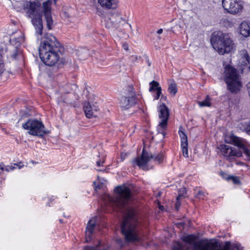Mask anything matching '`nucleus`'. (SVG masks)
<instances>
[{
  "label": "nucleus",
  "mask_w": 250,
  "mask_h": 250,
  "mask_svg": "<svg viewBox=\"0 0 250 250\" xmlns=\"http://www.w3.org/2000/svg\"><path fill=\"white\" fill-rule=\"evenodd\" d=\"M183 243L175 242L173 244L172 250H243V248L238 243L232 244L226 242L222 247L220 243L215 240H197V237L188 235L182 238Z\"/></svg>",
  "instance_id": "1"
},
{
  "label": "nucleus",
  "mask_w": 250,
  "mask_h": 250,
  "mask_svg": "<svg viewBox=\"0 0 250 250\" xmlns=\"http://www.w3.org/2000/svg\"><path fill=\"white\" fill-rule=\"evenodd\" d=\"M61 44L56 38L46 34L42 39L39 49V55L42 62L48 66H53L59 61L61 52Z\"/></svg>",
  "instance_id": "2"
},
{
  "label": "nucleus",
  "mask_w": 250,
  "mask_h": 250,
  "mask_svg": "<svg viewBox=\"0 0 250 250\" xmlns=\"http://www.w3.org/2000/svg\"><path fill=\"white\" fill-rule=\"evenodd\" d=\"M137 218L136 211L132 208H126L121 230L126 241L131 243L141 242L137 228Z\"/></svg>",
  "instance_id": "3"
},
{
  "label": "nucleus",
  "mask_w": 250,
  "mask_h": 250,
  "mask_svg": "<svg viewBox=\"0 0 250 250\" xmlns=\"http://www.w3.org/2000/svg\"><path fill=\"white\" fill-rule=\"evenodd\" d=\"M211 42L220 55L228 54L236 50L235 44L228 33L218 32L212 37Z\"/></svg>",
  "instance_id": "4"
},
{
  "label": "nucleus",
  "mask_w": 250,
  "mask_h": 250,
  "mask_svg": "<svg viewBox=\"0 0 250 250\" xmlns=\"http://www.w3.org/2000/svg\"><path fill=\"white\" fill-rule=\"evenodd\" d=\"M23 9L27 16L31 19L36 33L42 35V10L40 4L36 2L25 1L22 4Z\"/></svg>",
  "instance_id": "5"
},
{
  "label": "nucleus",
  "mask_w": 250,
  "mask_h": 250,
  "mask_svg": "<svg viewBox=\"0 0 250 250\" xmlns=\"http://www.w3.org/2000/svg\"><path fill=\"white\" fill-rule=\"evenodd\" d=\"M116 193L115 197H112L109 195H105V199L111 203L113 206L119 209H122L128 203L131 198V191L125 185H122L116 187L114 190Z\"/></svg>",
  "instance_id": "6"
},
{
  "label": "nucleus",
  "mask_w": 250,
  "mask_h": 250,
  "mask_svg": "<svg viewBox=\"0 0 250 250\" xmlns=\"http://www.w3.org/2000/svg\"><path fill=\"white\" fill-rule=\"evenodd\" d=\"M224 75L228 89L231 92H238L242 87V83L237 70L233 66L227 65L225 67Z\"/></svg>",
  "instance_id": "7"
},
{
  "label": "nucleus",
  "mask_w": 250,
  "mask_h": 250,
  "mask_svg": "<svg viewBox=\"0 0 250 250\" xmlns=\"http://www.w3.org/2000/svg\"><path fill=\"white\" fill-rule=\"evenodd\" d=\"M22 128L28 130V133L34 136L42 137L49 131L45 129L43 123L37 119H29L23 124Z\"/></svg>",
  "instance_id": "8"
},
{
  "label": "nucleus",
  "mask_w": 250,
  "mask_h": 250,
  "mask_svg": "<svg viewBox=\"0 0 250 250\" xmlns=\"http://www.w3.org/2000/svg\"><path fill=\"white\" fill-rule=\"evenodd\" d=\"M164 160V155L162 153H160L156 156H153L146 152L143 149L142 153L140 157H138L134 161V163L139 167L144 169L147 170L148 167L147 164L151 161L153 160L158 163H161Z\"/></svg>",
  "instance_id": "9"
},
{
  "label": "nucleus",
  "mask_w": 250,
  "mask_h": 250,
  "mask_svg": "<svg viewBox=\"0 0 250 250\" xmlns=\"http://www.w3.org/2000/svg\"><path fill=\"white\" fill-rule=\"evenodd\" d=\"M225 142L228 144H233L240 149H242L245 156V160L250 161V149L245 145V141L242 138L233 134H230L225 137Z\"/></svg>",
  "instance_id": "10"
},
{
  "label": "nucleus",
  "mask_w": 250,
  "mask_h": 250,
  "mask_svg": "<svg viewBox=\"0 0 250 250\" xmlns=\"http://www.w3.org/2000/svg\"><path fill=\"white\" fill-rule=\"evenodd\" d=\"M237 66L242 73H248L250 70V57L245 49H241L238 52Z\"/></svg>",
  "instance_id": "11"
},
{
  "label": "nucleus",
  "mask_w": 250,
  "mask_h": 250,
  "mask_svg": "<svg viewBox=\"0 0 250 250\" xmlns=\"http://www.w3.org/2000/svg\"><path fill=\"white\" fill-rule=\"evenodd\" d=\"M158 111L159 117L161 119V121L158 125V128L159 130L162 129L161 133L164 136L165 134L163 132V130L167 127V121L169 117V110L165 104H162L158 106Z\"/></svg>",
  "instance_id": "12"
},
{
  "label": "nucleus",
  "mask_w": 250,
  "mask_h": 250,
  "mask_svg": "<svg viewBox=\"0 0 250 250\" xmlns=\"http://www.w3.org/2000/svg\"><path fill=\"white\" fill-rule=\"evenodd\" d=\"M222 2L224 9L231 14L239 12L243 8L237 0H222Z\"/></svg>",
  "instance_id": "13"
},
{
  "label": "nucleus",
  "mask_w": 250,
  "mask_h": 250,
  "mask_svg": "<svg viewBox=\"0 0 250 250\" xmlns=\"http://www.w3.org/2000/svg\"><path fill=\"white\" fill-rule=\"evenodd\" d=\"M51 0H47L42 3L43 15L46 21L47 27L49 30L52 28V26L53 23V21L51 15Z\"/></svg>",
  "instance_id": "14"
},
{
  "label": "nucleus",
  "mask_w": 250,
  "mask_h": 250,
  "mask_svg": "<svg viewBox=\"0 0 250 250\" xmlns=\"http://www.w3.org/2000/svg\"><path fill=\"white\" fill-rule=\"evenodd\" d=\"M136 103L135 92L131 90L127 96L122 98L121 100V106L124 110L130 108Z\"/></svg>",
  "instance_id": "15"
},
{
  "label": "nucleus",
  "mask_w": 250,
  "mask_h": 250,
  "mask_svg": "<svg viewBox=\"0 0 250 250\" xmlns=\"http://www.w3.org/2000/svg\"><path fill=\"white\" fill-rule=\"evenodd\" d=\"M83 109L86 117L88 118L96 117V113L99 110V106L96 104H91L90 102H85Z\"/></svg>",
  "instance_id": "16"
},
{
  "label": "nucleus",
  "mask_w": 250,
  "mask_h": 250,
  "mask_svg": "<svg viewBox=\"0 0 250 250\" xmlns=\"http://www.w3.org/2000/svg\"><path fill=\"white\" fill-rule=\"evenodd\" d=\"M96 221V218L93 217L88 222L85 231V241L88 242L91 240L93 231L94 229Z\"/></svg>",
  "instance_id": "17"
},
{
  "label": "nucleus",
  "mask_w": 250,
  "mask_h": 250,
  "mask_svg": "<svg viewBox=\"0 0 250 250\" xmlns=\"http://www.w3.org/2000/svg\"><path fill=\"white\" fill-rule=\"evenodd\" d=\"M98 3L104 9H113L117 7L119 0H98Z\"/></svg>",
  "instance_id": "18"
},
{
  "label": "nucleus",
  "mask_w": 250,
  "mask_h": 250,
  "mask_svg": "<svg viewBox=\"0 0 250 250\" xmlns=\"http://www.w3.org/2000/svg\"><path fill=\"white\" fill-rule=\"evenodd\" d=\"M238 31L243 37L247 38L250 36V22L244 21L239 25Z\"/></svg>",
  "instance_id": "19"
},
{
  "label": "nucleus",
  "mask_w": 250,
  "mask_h": 250,
  "mask_svg": "<svg viewBox=\"0 0 250 250\" xmlns=\"http://www.w3.org/2000/svg\"><path fill=\"white\" fill-rule=\"evenodd\" d=\"M229 160H230L233 157H241L243 156L242 151L238 147H235L229 146Z\"/></svg>",
  "instance_id": "20"
},
{
  "label": "nucleus",
  "mask_w": 250,
  "mask_h": 250,
  "mask_svg": "<svg viewBox=\"0 0 250 250\" xmlns=\"http://www.w3.org/2000/svg\"><path fill=\"white\" fill-rule=\"evenodd\" d=\"M221 154L228 160H229V146L227 145H221L218 147Z\"/></svg>",
  "instance_id": "21"
},
{
  "label": "nucleus",
  "mask_w": 250,
  "mask_h": 250,
  "mask_svg": "<svg viewBox=\"0 0 250 250\" xmlns=\"http://www.w3.org/2000/svg\"><path fill=\"white\" fill-rule=\"evenodd\" d=\"M198 104L200 107H209L211 105V98L209 96H207L206 99L204 101L198 102Z\"/></svg>",
  "instance_id": "22"
},
{
  "label": "nucleus",
  "mask_w": 250,
  "mask_h": 250,
  "mask_svg": "<svg viewBox=\"0 0 250 250\" xmlns=\"http://www.w3.org/2000/svg\"><path fill=\"white\" fill-rule=\"evenodd\" d=\"M149 85H150V87H149V91L150 92H151L153 90H159V88H161L159 86V83L155 81H152L149 83Z\"/></svg>",
  "instance_id": "23"
},
{
  "label": "nucleus",
  "mask_w": 250,
  "mask_h": 250,
  "mask_svg": "<svg viewBox=\"0 0 250 250\" xmlns=\"http://www.w3.org/2000/svg\"><path fill=\"white\" fill-rule=\"evenodd\" d=\"M178 133L181 139V144H188V138L186 134L181 130L178 131Z\"/></svg>",
  "instance_id": "24"
},
{
  "label": "nucleus",
  "mask_w": 250,
  "mask_h": 250,
  "mask_svg": "<svg viewBox=\"0 0 250 250\" xmlns=\"http://www.w3.org/2000/svg\"><path fill=\"white\" fill-rule=\"evenodd\" d=\"M168 90L172 96H174L177 92L176 84L175 83H171L169 85Z\"/></svg>",
  "instance_id": "25"
},
{
  "label": "nucleus",
  "mask_w": 250,
  "mask_h": 250,
  "mask_svg": "<svg viewBox=\"0 0 250 250\" xmlns=\"http://www.w3.org/2000/svg\"><path fill=\"white\" fill-rule=\"evenodd\" d=\"M181 146L182 149L183 156L186 158H188V144H181Z\"/></svg>",
  "instance_id": "26"
},
{
  "label": "nucleus",
  "mask_w": 250,
  "mask_h": 250,
  "mask_svg": "<svg viewBox=\"0 0 250 250\" xmlns=\"http://www.w3.org/2000/svg\"><path fill=\"white\" fill-rule=\"evenodd\" d=\"M226 179L228 181L231 180L233 182V183L235 184H239L240 183V181L238 178V177L235 176L229 175L227 177H226Z\"/></svg>",
  "instance_id": "27"
},
{
  "label": "nucleus",
  "mask_w": 250,
  "mask_h": 250,
  "mask_svg": "<svg viewBox=\"0 0 250 250\" xmlns=\"http://www.w3.org/2000/svg\"><path fill=\"white\" fill-rule=\"evenodd\" d=\"M3 53H0V74H1L4 70Z\"/></svg>",
  "instance_id": "28"
},
{
  "label": "nucleus",
  "mask_w": 250,
  "mask_h": 250,
  "mask_svg": "<svg viewBox=\"0 0 250 250\" xmlns=\"http://www.w3.org/2000/svg\"><path fill=\"white\" fill-rule=\"evenodd\" d=\"M15 166L18 167L19 168L22 167V166L21 165V163L19 164H14L13 165L7 166L5 168L6 171H9V170H12L16 168Z\"/></svg>",
  "instance_id": "29"
},
{
  "label": "nucleus",
  "mask_w": 250,
  "mask_h": 250,
  "mask_svg": "<svg viewBox=\"0 0 250 250\" xmlns=\"http://www.w3.org/2000/svg\"><path fill=\"white\" fill-rule=\"evenodd\" d=\"M179 195L177 197V200H178L181 197L184 196L185 194H186V189L185 188H183L179 190Z\"/></svg>",
  "instance_id": "30"
},
{
  "label": "nucleus",
  "mask_w": 250,
  "mask_h": 250,
  "mask_svg": "<svg viewBox=\"0 0 250 250\" xmlns=\"http://www.w3.org/2000/svg\"><path fill=\"white\" fill-rule=\"evenodd\" d=\"M105 158L103 156L101 159L97 160L96 161V165L98 167H101L103 166V164L104 163Z\"/></svg>",
  "instance_id": "31"
},
{
  "label": "nucleus",
  "mask_w": 250,
  "mask_h": 250,
  "mask_svg": "<svg viewBox=\"0 0 250 250\" xmlns=\"http://www.w3.org/2000/svg\"><path fill=\"white\" fill-rule=\"evenodd\" d=\"M157 92H156V95L154 96V100H158L161 94H162V88H159V90H156Z\"/></svg>",
  "instance_id": "32"
},
{
  "label": "nucleus",
  "mask_w": 250,
  "mask_h": 250,
  "mask_svg": "<svg viewBox=\"0 0 250 250\" xmlns=\"http://www.w3.org/2000/svg\"><path fill=\"white\" fill-rule=\"evenodd\" d=\"M196 196L199 198H201L202 196H205V193L202 191H198L196 194Z\"/></svg>",
  "instance_id": "33"
},
{
  "label": "nucleus",
  "mask_w": 250,
  "mask_h": 250,
  "mask_svg": "<svg viewBox=\"0 0 250 250\" xmlns=\"http://www.w3.org/2000/svg\"><path fill=\"white\" fill-rule=\"evenodd\" d=\"M117 243L121 247H122L123 246V245L122 244V241L121 239H118L117 240Z\"/></svg>",
  "instance_id": "34"
},
{
  "label": "nucleus",
  "mask_w": 250,
  "mask_h": 250,
  "mask_svg": "<svg viewBox=\"0 0 250 250\" xmlns=\"http://www.w3.org/2000/svg\"><path fill=\"white\" fill-rule=\"evenodd\" d=\"M123 47L125 50L127 51L128 50V46L127 44L124 43L123 45Z\"/></svg>",
  "instance_id": "35"
},
{
  "label": "nucleus",
  "mask_w": 250,
  "mask_h": 250,
  "mask_svg": "<svg viewBox=\"0 0 250 250\" xmlns=\"http://www.w3.org/2000/svg\"><path fill=\"white\" fill-rule=\"evenodd\" d=\"M247 86H248L249 95L250 97V82L248 83Z\"/></svg>",
  "instance_id": "36"
},
{
  "label": "nucleus",
  "mask_w": 250,
  "mask_h": 250,
  "mask_svg": "<svg viewBox=\"0 0 250 250\" xmlns=\"http://www.w3.org/2000/svg\"><path fill=\"white\" fill-rule=\"evenodd\" d=\"M17 42H21L23 40V38L22 37H20L17 39Z\"/></svg>",
  "instance_id": "37"
},
{
  "label": "nucleus",
  "mask_w": 250,
  "mask_h": 250,
  "mask_svg": "<svg viewBox=\"0 0 250 250\" xmlns=\"http://www.w3.org/2000/svg\"><path fill=\"white\" fill-rule=\"evenodd\" d=\"M163 31V29L161 28V29H159L157 31V33L159 34H162V32Z\"/></svg>",
  "instance_id": "38"
},
{
  "label": "nucleus",
  "mask_w": 250,
  "mask_h": 250,
  "mask_svg": "<svg viewBox=\"0 0 250 250\" xmlns=\"http://www.w3.org/2000/svg\"><path fill=\"white\" fill-rule=\"evenodd\" d=\"M236 164L237 165H242V166L245 165V164L243 162H237Z\"/></svg>",
  "instance_id": "39"
},
{
  "label": "nucleus",
  "mask_w": 250,
  "mask_h": 250,
  "mask_svg": "<svg viewBox=\"0 0 250 250\" xmlns=\"http://www.w3.org/2000/svg\"><path fill=\"white\" fill-rule=\"evenodd\" d=\"M159 208H160L161 210H163V208H163V206H160V207H159Z\"/></svg>",
  "instance_id": "40"
},
{
  "label": "nucleus",
  "mask_w": 250,
  "mask_h": 250,
  "mask_svg": "<svg viewBox=\"0 0 250 250\" xmlns=\"http://www.w3.org/2000/svg\"><path fill=\"white\" fill-rule=\"evenodd\" d=\"M99 13H100V11H97V12H96V13H97L98 15H100Z\"/></svg>",
  "instance_id": "41"
},
{
  "label": "nucleus",
  "mask_w": 250,
  "mask_h": 250,
  "mask_svg": "<svg viewBox=\"0 0 250 250\" xmlns=\"http://www.w3.org/2000/svg\"><path fill=\"white\" fill-rule=\"evenodd\" d=\"M178 203L177 202L176 205L177 209H178Z\"/></svg>",
  "instance_id": "42"
},
{
  "label": "nucleus",
  "mask_w": 250,
  "mask_h": 250,
  "mask_svg": "<svg viewBox=\"0 0 250 250\" xmlns=\"http://www.w3.org/2000/svg\"><path fill=\"white\" fill-rule=\"evenodd\" d=\"M12 57H13L14 58H16V55H12Z\"/></svg>",
  "instance_id": "43"
},
{
  "label": "nucleus",
  "mask_w": 250,
  "mask_h": 250,
  "mask_svg": "<svg viewBox=\"0 0 250 250\" xmlns=\"http://www.w3.org/2000/svg\"><path fill=\"white\" fill-rule=\"evenodd\" d=\"M54 1V2L56 3L57 0H53Z\"/></svg>",
  "instance_id": "44"
},
{
  "label": "nucleus",
  "mask_w": 250,
  "mask_h": 250,
  "mask_svg": "<svg viewBox=\"0 0 250 250\" xmlns=\"http://www.w3.org/2000/svg\"><path fill=\"white\" fill-rule=\"evenodd\" d=\"M60 222L62 223V219H60Z\"/></svg>",
  "instance_id": "45"
}]
</instances>
